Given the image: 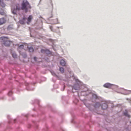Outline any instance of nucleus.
Wrapping results in <instances>:
<instances>
[{
  "mask_svg": "<svg viewBox=\"0 0 131 131\" xmlns=\"http://www.w3.org/2000/svg\"><path fill=\"white\" fill-rule=\"evenodd\" d=\"M6 20L4 18H0V25H2L5 23Z\"/></svg>",
  "mask_w": 131,
  "mask_h": 131,
  "instance_id": "20e7f679",
  "label": "nucleus"
},
{
  "mask_svg": "<svg viewBox=\"0 0 131 131\" xmlns=\"http://www.w3.org/2000/svg\"><path fill=\"white\" fill-rule=\"evenodd\" d=\"M102 109L104 110L107 108V106L106 104L104 103L102 104Z\"/></svg>",
  "mask_w": 131,
  "mask_h": 131,
  "instance_id": "6e6552de",
  "label": "nucleus"
},
{
  "mask_svg": "<svg viewBox=\"0 0 131 131\" xmlns=\"http://www.w3.org/2000/svg\"><path fill=\"white\" fill-rule=\"evenodd\" d=\"M5 13L3 12H0V14L2 15H4L5 14Z\"/></svg>",
  "mask_w": 131,
  "mask_h": 131,
  "instance_id": "f3484780",
  "label": "nucleus"
},
{
  "mask_svg": "<svg viewBox=\"0 0 131 131\" xmlns=\"http://www.w3.org/2000/svg\"><path fill=\"white\" fill-rule=\"evenodd\" d=\"M33 18V17L32 15H30L27 19V20L28 22H30L31 21L32 19Z\"/></svg>",
  "mask_w": 131,
  "mask_h": 131,
  "instance_id": "1a4fd4ad",
  "label": "nucleus"
},
{
  "mask_svg": "<svg viewBox=\"0 0 131 131\" xmlns=\"http://www.w3.org/2000/svg\"><path fill=\"white\" fill-rule=\"evenodd\" d=\"M23 48H24V45H21L19 47H18V50L20 52V54H21V53H20V50L21 49H23Z\"/></svg>",
  "mask_w": 131,
  "mask_h": 131,
  "instance_id": "9d476101",
  "label": "nucleus"
},
{
  "mask_svg": "<svg viewBox=\"0 0 131 131\" xmlns=\"http://www.w3.org/2000/svg\"><path fill=\"white\" fill-rule=\"evenodd\" d=\"M16 8H12V13L14 14H16L17 11H20L21 10H24L25 12H27L29 9H30L31 7L28 2L25 1H23L21 4V7L20 6L19 4H17L16 5Z\"/></svg>",
  "mask_w": 131,
  "mask_h": 131,
  "instance_id": "f257e3e1",
  "label": "nucleus"
},
{
  "mask_svg": "<svg viewBox=\"0 0 131 131\" xmlns=\"http://www.w3.org/2000/svg\"><path fill=\"white\" fill-rule=\"evenodd\" d=\"M124 114L125 115L127 116L128 117H130V115L128 114V111L126 110H125V111L124 113Z\"/></svg>",
  "mask_w": 131,
  "mask_h": 131,
  "instance_id": "9b49d317",
  "label": "nucleus"
},
{
  "mask_svg": "<svg viewBox=\"0 0 131 131\" xmlns=\"http://www.w3.org/2000/svg\"><path fill=\"white\" fill-rule=\"evenodd\" d=\"M21 54L24 58L26 57L27 56L24 53H22Z\"/></svg>",
  "mask_w": 131,
  "mask_h": 131,
  "instance_id": "dca6fc26",
  "label": "nucleus"
},
{
  "mask_svg": "<svg viewBox=\"0 0 131 131\" xmlns=\"http://www.w3.org/2000/svg\"><path fill=\"white\" fill-rule=\"evenodd\" d=\"M73 89H74L75 90H78L79 89V88H73Z\"/></svg>",
  "mask_w": 131,
  "mask_h": 131,
  "instance_id": "aec40b11",
  "label": "nucleus"
},
{
  "mask_svg": "<svg viewBox=\"0 0 131 131\" xmlns=\"http://www.w3.org/2000/svg\"><path fill=\"white\" fill-rule=\"evenodd\" d=\"M26 18L25 17H23L20 20V23L21 24H24L25 23Z\"/></svg>",
  "mask_w": 131,
  "mask_h": 131,
  "instance_id": "423d86ee",
  "label": "nucleus"
},
{
  "mask_svg": "<svg viewBox=\"0 0 131 131\" xmlns=\"http://www.w3.org/2000/svg\"><path fill=\"white\" fill-rule=\"evenodd\" d=\"M12 94V91H10L8 93V95H10Z\"/></svg>",
  "mask_w": 131,
  "mask_h": 131,
  "instance_id": "a211bd4d",
  "label": "nucleus"
},
{
  "mask_svg": "<svg viewBox=\"0 0 131 131\" xmlns=\"http://www.w3.org/2000/svg\"><path fill=\"white\" fill-rule=\"evenodd\" d=\"M3 1H0V6L2 7H4L5 6V4L3 2Z\"/></svg>",
  "mask_w": 131,
  "mask_h": 131,
  "instance_id": "f8f14e48",
  "label": "nucleus"
},
{
  "mask_svg": "<svg viewBox=\"0 0 131 131\" xmlns=\"http://www.w3.org/2000/svg\"><path fill=\"white\" fill-rule=\"evenodd\" d=\"M60 70L62 73H63L64 71V68L62 67L60 68Z\"/></svg>",
  "mask_w": 131,
  "mask_h": 131,
  "instance_id": "4468645a",
  "label": "nucleus"
},
{
  "mask_svg": "<svg viewBox=\"0 0 131 131\" xmlns=\"http://www.w3.org/2000/svg\"><path fill=\"white\" fill-rule=\"evenodd\" d=\"M34 59L35 61H36V57H34Z\"/></svg>",
  "mask_w": 131,
  "mask_h": 131,
  "instance_id": "6ab92c4d",
  "label": "nucleus"
},
{
  "mask_svg": "<svg viewBox=\"0 0 131 131\" xmlns=\"http://www.w3.org/2000/svg\"><path fill=\"white\" fill-rule=\"evenodd\" d=\"M3 44L4 45L7 46H10L11 41L9 40V39L7 38L4 37L3 39Z\"/></svg>",
  "mask_w": 131,
  "mask_h": 131,
  "instance_id": "f03ea898",
  "label": "nucleus"
},
{
  "mask_svg": "<svg viewBox=\"0 0 131 131\" xmlns=\"http://www.w3.org/2000/svg\"><path fill=\"white\" fill-rule=\"evenodd\" d=\"M27 24H29V23L28 22H27Z\"/></svg>",
  "mask_w": 131,
  "mask_h": 131,
  "instance_id": "5701e85b",
  "label": "nucleus"
},
{
  "mask_svg": "<svg viewBox=\"0 0 131 131\" xmlns=\"http://www.w3.org/2000/svg\"><path fill=\"white\" fill-rule=\"evenodd\" d=\"M112 85V84L109 83H107L105 84L104 85V86L105 87L109 88Z\"/></svg>",
  "mask_w": 131,
  "mask_h": 131,
  "instance_id": "39448f33",
  "label": "nucleus"
},
{
  "mask_svg": "<svg viewBox=\"0 0 131 131\" xmlns=\"http://www.w3.org/2000/svg\"><path fill=\"white\" fill-rule=\"evenodd\" d=\"M41 52L42 53H45L47 54H51V52L49 50L47 49H42L41 50Z\"/></svg>",
  "mask_w": 131,
  "mask_h": 131,
  "instance_id": "7ed1b4c3",
  "label": "nucleus"
},
{
  "mask_svg": "<svg viewBox=\"0 0 131 131\" xmlns=\"http://www.w3.org/2000/svg\"><path fill=\"white\" fill-rule=\"evenodd\" d=\"M60 64L62 66H65L66 64V63L64 60H62L60 61Z\"/></svg>",
  "mask_w": 131,
  "mask_h": 131,
  "instance_id": "0eeeda50",
  "label": "nucleus"
},
{
  "mask_svg": "<svg viewBox=\"0 0 131 131\" xmlns=\"http://www.w3.org/2000/svg\"><path fill=\"white\" fill-rule=\"evenodd\" d=\"M29 51L30 52H32L34 51V49L32 47H31L29 49Z\"/></svg>",
  "mask_w": 131,
  "mask_h": 131,
  "instance_id": "ddd939ff",
  "label": "nucleus"
},
{
  "mask_svg": "<svg viewBox=\"0 0 131 131\" xmlns=\"http://www.w3.org/2000/svg\"><path fill=\"white\" fill-rule=\"evenodd\" d=\"M12 55L13 57L14 58H17V56L15 53H14L12 54Z\"/></svg>",
  "mask_w": 131,
  "mask_h": 131,
  "instance_id": "2eb2a0df",
  "label": "nucleus"
},
{
  "mask_svg": "<svg viewBox=\"0 0 131 131\" xmlns=\"http://www.w3.org/2000/svg\"><path fill=\"white\" fill-rule=\"evenodd\" d=\"M128 92L129 93H131V90H129V91H128Z\"/></svg>",
  "mask_w": 131,
  "mask_h": 131,
  "instance_id": "412c9836",
  "label": "nucleus"
},
{
  "mask_svg": "<svg viewBox=\"0 0 131 131\" xmlns=\"http://www.w3.org/2000/svg\"><path fill=\"white\" fill-rule=\"evenodd\" d=\"M52 74L53 75H55V74L54 73H52Z\"/></svg>",
  "mask_w": 131,
  "mask_h": 131,
  "instance_id": "4be33fe9",
  "label": "nucleus"
}]
</instances>
